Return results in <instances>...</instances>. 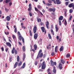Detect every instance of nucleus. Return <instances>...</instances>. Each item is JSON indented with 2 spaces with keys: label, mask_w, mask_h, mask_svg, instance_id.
I'll list each match as a JSON object with an SVG mask.
<instances>
[{
  "label": "nucleus",
  "mask_w": 74,
  "mask_h": 74,
  "mask_svg": "<svg viewBox=\"0 0 74 74\" xmlns=\"http://www.w3.org/2000/svg\"><path fill=\"white\" fill-rule=\"evenodd\" d=\"M42 52V50L40 49L39 50L37 57L36 58V59H38L39 58H42V56H43V53Z\"/></svg>",
  "instance_id": "nucleus-1"
},
{
  "label": "nucleus",
  "mask_w": 74,
  "mask_h": 74,
  "mask_svg": "<svg viewBox=\"0 0 74 74\" xmlns=\"http://www.w3.org/2000/svg\"><path fill=\"white\" fill-rule=\"evenodd\" d=\"M14 52L16 55L17 54V51H16V50H15V48L13 47L12 48V50L11 52L12 54H14Z\"/></svg>",
  "instance_id": "nucleus-2"
},
{
  "label": "nucleus",
  "mask_w": 74,
  "mask_h": 74,
  "mask_svg": "<svg viewBox=\"0 0 74 74\" xmlns=\"http://www.w3.org/2000/svg\"><path fill=\"white\" fill-rule=\"evenodd\" d=\"M42 66V69L43 70L45 69L46 67V65L45 64V62H43L41 64Z\"/></svg>",
  "instance_id": "nucleus-3"
},
{
  "label": "nucleus",
  "mask_w": 74,
  "mask_h": 74,
  "mask_svg": "<svg viewBox=\"0 0 74 74\" xmlns=\"http://www.w3.org/2000/svg\"><path fill=\"white\" fill-rule=\"evenodd\" d=\"M50 63L52 66H53L54 65L56 66V62H54L52 60H51L50 61Z\"/></svg>",
  "instance_id": "nucleus-4"
},
{
  "label": "nucleus",
  "mask_w": 74,
  "mask_h": 74,
  "mask_svg": "<svg viewBox=\"0 0 74 74\" xmlns=\"http://www.w3.org/2000/svg\"><path fill=\"white\" fill-rule=\"evenodd\" d=\"M37 26L34 25L33 28V32L34 33H36L37 32Z\"/></svg>",
  "instance_id": "nucleus-5"
},
{
  "label": "nucleus",
  "mask_w": 74,
  "mask_h": 74,
  "mask_svg": "<svg viewBox=\"0 0 74 74\" xmlns=\"http://www.w3.org/2000/svg\"><path fill=\"white\" fill-rule=\"evenodd\" d=\"M41 29L42 31V32H45V34H46V30L44 28V27H41Z\"/></svg>",
  "instance_id": "nucleus-6"
},
{
  "label": "nucleus",
  "mask_w": 74,
  "mask_h": 74,
  "mask_svg": "<svg viewBox=\"0 0 74 74\" xmlns=\"http://www.w3.org/2000/svg\"><path fill=\"white\" fill-rule=\"evenodd\" d=\"M49 11H50V12H55V11H56V9L55 8H50L49 9Z\"/></svg>",
  "instance_id": "nucleus-7"
},
{
  "label": "nucleus",
  "mask_w": 74,
  "mask_h": 74,
  "mask_svg": "<svg viewBox=\"0 0 74 74\" xmlns=\"http://www.w3.org/2000/svg\"><path fill=\"white\" fill-rule=\"evenodd\" d=\"M69 7L70 8H71V7H73L72 8L73 9H74V5L73 3H71L69 5Z\"/></svg>",
  "instance_id": "nucleus-8"
},
{
  "label": "nucleus",
  "mask_w": 74,
  "mask_h": 74,
  "mask_svg": "<svg viewBox=\"0 0 74 74\" xmlns=\"http://www.w3.org/2000/svg\"><path fill=\"white\" fill-rule=\"evenodd\" d=\"M38 37V34L35 33L34 35V38L35 40H37Z\"/></svg>",
  "instance_id": "nucleus-9"
},
{
  "label": "nucleus",
  "mask_w": 74,
  "mask_h": 74,
  "mask_svg": "<svg viewBox=\"0 0 74 74\" xmlns=\"http://www.w3.org/2000/svg\"><path fill=\"white\" fill-rule=\"evenodd\" d=\"M19 40H20V41H21L22 39V40L23 43H24V42H25V40H24V38H23L21 36V37L19 38Z\"/></svg>",
  "instance_id": "nucleus-10"
},
{
  "label": "nucleus",
  "mask_w": 74,
  "mask_h": 74,
  "mask_svg": "<svg viewBox=\"0 0 74 74\" xmlns=\"http://www.w3.org/2000/svg\"><path fill=\"white\" fill-rule=\"evenodd\" d=\"M59 68L60 70H62L63 69V66H62V65L61 63H60L59 65Z\"/></svg>",
  "instance_id": "nucleus-11"
},
{
  "label": "nucleus",
  "mask_w": 74,
  "mask_h": 74,
  "mask_svg": "<svg viewBox=\"0 0 74 74\" xmlns=\"http://www.w3.org/2000/svg\"><path fill=\"white\" fill-rule=\"evenodd\" d=\"M56 3L57 4H61V1L60 0H56Z\"/></svg>",
  "instance_id": "nucleus-12"
},
{
  "label": "nucleus",
  "mask_w": 74,
  "mask_h": 74,
  "mask_svg": "<svg viewBox=\"0 0 74 74\" xmlns=\"http://www.w3.org/2000/svg\"><path fill=\"white\" fill-rule=\"evenodd\" d=\"M6 44L7 46L9 47H11V44L9 42H6Z\"/></svg>",
  "instance_id": "nucleus-13"
},
{
  "label": "nucleus",
  "mask_w": 74,
  "mask_h": 74,
  "mask_svg": "<svg viewBox=\"0 0 74 74\" xmlns=\"http://www.w3.org/2000/svg\"><path fill=\"white\" fill-rule=\"evenodd\" d=\"M46 25L47 29H48L49 28V22L48 21H47L46 22Z\"/></svg>",
  "instance_id": "nucleus-14"
},
{
  "label": "nucleus",
  "mask_w": 74,
  "mask_h": 74,
  "mask_svg": "<svg viewBox=\"0 0 74 74\" xmlns=\"http://www.w3.org/2000/svg\"><path fill=\"white\" fill-rule=\"evenodd\" d=\"M6 19L7 21H10L11 18H10V17L9 16H7L6 17Z\"/></svg>",
  "instance_id": "nucleus-15"
},
{
  "label": "nucleus",
  "mask_w": 74,
  "mask_h": 74,
  "mask_svg": "<svg viewBox=\"0 0 74 74\" xmlns=\"http://www.w3.org/2000/svg\"><path fill=\"white\" fill-rule=\"evenodd\" d=\"M63 19V16H60L59 18V20L60 21H62V20Z\"/></svg>",
  "instance_id": "nucleus-16"
},
{
  "label": "nucleus",
  "mask_w": 74,
  "mask_h": 74,
  "mask_svg": "<svg viewBox=\"0 0 74 74\" xmlns=\"http://www.w3.org/2000/svg\"><path fill=\"white\" fill-rule=\"evenodd\" d=\"M60 61H61L62 63V64H64V63H65V61H64V60H63V59H61Z\"/></svg>",
  "instance_id": "nucleus-17"
},
{
  "label": "nucleus",
  "mask_w": 74,
  "mask_h": 74,
  "mask_svg": "<svg viewBox=\"0 0 74 74\" xmlns=\"http://www.w3.org/2000/svg\"><path fill=\"white\" fill-rule=\"evenodd\" d=\"M26 65V64L25 63H24L22 66V67H21V69H24V68H25V66Z\"/></svg>",
  "instance_id": "nucleus-18"
},
{
  "label": "nucleus",
  "mask_w": 74,
  "mask_h": 74,
  "mask_svg": "<svg viewBox=\"0 0 74 74\" xmlns=\"http://www.w3.org/2000/svg\"><path fill=\"white\" fill-rule=\"evenodd\" d=\"M34 48L35 51H36V50L37 48V45H34Z\"/></svg>",
  "instance_id": "nucleus-19"
},
{
  "label": "nucleus",
  "mask_w": 74,
  "mask_h": 74,
  "mask_svg": "<svg viewBox=\"0 0 74 74\" xmlns=\"http://www.w3.org/2000/svg\"><path fill=\"white\" fill-rule=\"evenodd\" d=\"M18 62H16L14 64V69L15 68H16V66H17V65H18Z\"/></svg>",
  "instance_id": "nucleus-20"
},
{
  "label": "nucleus",
  "mask_w": 74,
  "mask_h": 74,
  "mask_svg": "<svg viewBox=\"0 0 74 74\" xmlns=\"http://www.w3.org/2000/svg\"><path fill=\"white\" fill-rule=\"evenodd\" d=\"M60 52H61V51H63V46H62L60 48Z\"/></svg>",
  "instance_id": "nucleus-21"
},
{
  "label": "nucleus",
  "mask_w": 74,
  "mask_h": 74,
  "mask_svg": "<svg viewBox=\"0 0 74 74\" xmlns=\"http://www.w3.org/2000/svg\"><path fill=\"white\" fill-rule=\"evenodd\" d=\"M67 10H65L64 13V15L66 17L67 16Z\"/></svg>",
  "instance_id": "nucleus-22"
},
{
  "label": "nucleus",
  "mask_w": 74,
  "mask_h": 74,
  "mask_svg": "<svg viewBox=\"0 0 74 74\" xmlns=\"http://www.w3.org/2000/svg\"><path fill=\"white\" fill-rule=\"evenodd\" d=\"M58 46H56L55 48V52H58Z\"/></svg>",
  "instance_id": "nucleus-23"
},
{
  "label": "nucleus",
  "mask_w": 74,
  "mask_h": 74,
  "mask_svg": "<svg viewBox=\"0 0 74 74\" xmlns=\"http://www.w3.org/2000/svg\"><path fill=\"white\" fill-rule=\"evenodd\" d=\"M18 35L19 38H20V37H22V36L21 35V33L19 32H18Z\"/></svg>",
  "instance_id": "nucleus-24"
},
{
  "label": "nucleus",
  "mask_w": 74,
  "mask_h": 74,
  "mask_svg": "<svg viewBox=\"0 0 74 74\" xmlns=\"http://www.w3.org/2000/svg\"><path fill=\"white\" fill-rule=\"evenodd\" d=\"M18 66H20L22 65V62L20 61V62H18Z\"/></svg>",
  "instance_id": "nucleus-25"
},
{
  "label": "nucleus",
  "mask_w": 74,
  "mask_h": 74,
  "mask_svg": "<svg viewBox=\"0 0 74 74\" xmlns=\"http://www.w3.org/2000/svg\"><path fill=\"white\" fill-rule=\"evenodd\" d=\"M5 1V3H8L11 1V0H6Z\"/></svg>",
  "instance_id": "nucleus-26"
},
{
  "label": "nucleus",
  "mask_w": 74,
  "mask_h": 74,
  "mask_svg": "<svg viewBox=\"0 0 74 74\" xmlns=\"http://www.w3.org/2000/svg\"><path fill=\"white\" fill-rule=\"evenodd\" d=\"M56 32H58V30H59V28L56 27Z\"/></svg>",
  "instance_id": "nucleus-27"
},
{
  "label": "nucleus",
  "mask_w": 74,
  "mask_h": 74,
  "mask_svg": "<svg viewBox=\"0 0 74 74\" xmlns=\"http://www.w3.org/2000/svg\"><path fill=\"white\" fill-rule=\"evenodd\" d=\"M48 37L49 39H51V38H52V36H51V34H48Z\"/></svg>",
  "instance_id": "nucleus-28"
},
{
  "label": "nucleus",
  "mask_w": 74,
  "mask_h": 74,
  "mask_svg": "<svg viewBox=\"0 0 74 74\" xmlns=\"http://www.w3.org/2000/svg\"><path fill=\"white\" fill-rule=\"evenodd\" d=\"M72 27H73L72 29H73V34H74V24H73L72 25Z\"/></svg>",
  "instance_id": "nucleus-29"
},
{
  "label": "nucleus",
  "mask_w": 74,
  "mask_h": 74,
  "mask_svg": "<svg viewBox=\"0 0 74 74\" xmlns=\"http://www.w3.org/2000/svg\"><path fill=\"white\" fill-rule=\"evenodd\" d=\"M64 24L65 25V26H66L67 25V21H66V20H65Z\"/></svg>",
  "instance_id": "nucleus-30"
},
{
  "label": "nucleus",
  "mask_w": 74,
  "mask_h": 74,
  "mask_svg": "<svg viewBox=\"0 0 74 74\" xmlns=\"http://www.w3.org/2000/svg\"><path fill=\"white\" fill-rule=\"evenodd\" d=\"M29 8H31V9H32V5L31 3H30L29 5Z\"/></svg>",
  "instance_id": "nucleus-31"
},
{
  "label": "nucleus",
  "mask_w": 74,
  "mask_h": 74,
  "mask_svg": "<svg viewBox=\"0 0 74 74\" xmlns=\"http://www.w3.org/2000/svg\"><path fill=\"white\" fill-rule=\"evenodd\" d=\"M29 33H30V35L31 36H32V31L30 29H29Z\"/></svg>",
  "instance_id": "nucleus-32"
},
{
  "label": "nucleus",
  "mask_w": 74,
  "mask_h": 74,
  "mask_svg": "<svg viewBox=\"0 0 74 74\" xmlns=\"http://www.w3.org/2000/svg\"><path fill=\"white\" fill-rule=\"evenodd\" d=\"M46 4L47 5V6H51L52 5V4L49 3H47Z\"/></svg>",
  "instance_id": "nucleus-33"
},
{
  "label": "nucleus",
  "mask_w": 74,
  "mask_h": 74,
  "mask_svg": "<svg viewBox=\"0 0 74 74\" xmlns=\"http://www.w3.org/2000/svg\"><path fill=\"white\" fill-rule=\"evenodd\" d=\"M23 51H26L25 47L23 46Z\"/></svg>",
  "instance_id": "nucleus-34"
},
{
  "label": "nucleus",
  "mask_w": 74,
  "mask_h": 74,
  "mask_svg": "<svg viewBox=\"0 0 74 74\" xmlns=\"http://www.w3.org/2000/svg\"><path fill=\"white\" fill-rule=\"evenodd\" d=\"M38 22H41V19H37Z\"/></svg>",
  "instance_id": "nucleus-35"
},
{
  "label": "nucleus",
  "mask_w": 74,
  "mask_h": 74,
  "mask_svg": "<svg viewBox=\"0 0 74 74\" xmlns=\"http://www.w3.org/2000/svg\"><path fill=\"white\" fill-rule=\"evenodd\" d=\"M66 58H69L70 57V54H67L66 55Z\"/></svg>",
  "instance_id": "nucleus-36"
},
{
  "label": "nucleus",
  "mask_w": 74,
  "mask_h": 74,
  "mask_svg": "<svg viewBox=\"0 0 74 74\" xmlns=\"http://www.w3.org/2000/svg\"><path fill=\"white\" fill-rule=\"evenodd\" d=\"M17 61L18 62H19V60H20L19 57V56H17Z\"/></svg>",
  "instance_id": "nucleus-37"
},
{
  "label": "nucleus",
  "mask_w": 74,
  "mask_h": 74,
  "mask_svg": "<svg viewBox=\"0 0 74 74\" xmlns=\"http://www.w3.org/2000/svg\"><path fill=\"white\" fill-rule=\"evenodd\" d=\"M72 18H73V16H70L69 17V21H71V19H72Z\"/></svg>",
  "instance_id": "nucleus-38"
},
{
  "label": "nucleus",
  "mask_w": 74,
  "mask_h": 74,
  "mask_svg": "<svg viewBox=\"0 0 74 74\" xmlns=\"http://www.w3.org/2000/svg\"><path fill=\"white\" fill-rule=\"evenodd\" d=\"M12 37L14 40L15 38H16V37L14 35H12Z\"/></svg>",
  "instance_id": "nucleus-39"
},
{
  "label": "nucleus",
  "mask_w": 74,
  "mask_h": 74,
  "mask_svg": "<svg viewBox=\"0 0 74 74\" xmlns=\"http://www.w3.org/2000/svg\"><path fill=\"white\" fill-rule=\"evenodd\" d=\"M29 14L30 16H32V13L30 12H29Z\"/></svg>",
  "instance_id": "nucleus-40"
},
{
  "label": "nucleus",
  "mask_w": 74,
  "mask_h": 74,
  "mask_svg": "<svg viewBox=\"0 0 74 74\" xmlns=\"http://www.w3.org/2000/svg\"><path fill=\"white\" fill-rule=\"evenodd\" d=\"M52 1H53L54 4H56V0H51Z\"/></svg>",
  "instance_id": "nucleus-41"
},
{
  "label": "nucleus",
  "mask_w": 74,
  "mask_h": 74,
  "mask_svg": "<svg viewBox=\"0 0 74 74\" xmlns=\"http://www.w3.org/2000/svg\"><path fill=\"white\" fill-rule=\"evenodd\" d=\"M5 11L6 12H8L9 11V9L7 8L5 9Z\"/></svg>",
  "instance_id": "nucleus-42"
},
{
  "label": "nucleus",
  "mask_w": 74,
  "mask_h": 74,
  "mask_svg": "<svg viewBox=\"0 0 74 74\" xmlns=\"http://www.w3.org/2000/svg\"><path fill=\"white\" fill-rule=\"evenodd\" d=\"M55 55V53L54 52H53L51 53V56H53Z\"/></svg>",
  "instance_id": "nucleus-43"
},
{
  "label": "nucleus",
  "mask_w": 74,
  "mask_h": 74,
  "mask_svg": "<svg viewBox=\"0 0 74 74\" xmlns=\"http://www.w3.org/2000/svg\"><path fill=\"white\" fill-rule=\"evenodd\" d=\"M14 32L15 33H16L17 32V28H16L14 29Z\"/></svg>",
  "instance_id": "nucleus-44"
},
{
  "label": "nucleus",
  "mask_w": 74,
  "mask_h": 74,
  "mask_svg": "<svg viewBox=\"0 0 74 74\" xmlns=\"http://www.w3.org/2000/svg\"><path fill=\"white\" fill-rule=\"evenodd\" d=\"M53 72L54 73H55L56 72V69H53Z\"/></svg>",
  "instance_id": "nucleus-45"
},
{
  "label": "nucleus",
  "mask_w": 74,
  "mask_h": 74,
  "mask_svg": "<svg viewBox=\"0 0 74 74\" xmlns=\"http://www.w3.org/2000/svg\"><path fill=\"white\" fill-rule=\"evenodd\" d=\"M38 8H41V6L40 5H38Z\"/></svg>",
  "instance_id": "nucleus-46"
},
{
  "label": "nucleus",
  "mask_w": 74,
  "mask_h": 74,
  "mask_svg": "<svg viewBox=\"0 0 74 74\" xmlns=\"http://www.w3.org/2000/svg\"><path fill=\"white\" fill-rule=\"evenodd\" d=\"M35 9L36 11H38V9L37 8L35 7Z\"/></svg>",
  "instance_id": "nucleus-47"
},
{
  "label": "nucleus",
  "mask_w": 74,
  "mask_h": 74,
  "mask_svg": "<svg viewBox=\"0 0 74 74\" xmlns=\"http://www.w3.org/2000/svg\"><path fill=\"white\" fill-rule=\"evenodd\" d=\"M70 13H72L73 12V10L72 9H70L69 10Z\"/></svg>",
  "instance_id": "nucleus-48"
},
{
  "label": "nucleus",
  "mask_w": 74,
  "mask_h": 74,
  "mask_svg": "<svg viewBox=\"0 0 74 74\" xmlns=\"http://www.w3.org/2000/svg\"><path fill=\"white\" fill-rule=\"evenodd\" d=\"M8 48H5V51L6 52H7V51H8Z\"/></svg>",
  "instance_id": "nucleus-49"
},
{
  "label": "nucleus",
  "mask_w": 74,
  "mask_h": 74,
  "mask_svg": "<svg viewBox=\"0 0 74 74\" xmlns=\"http://www.w3.org/2000/svg\"><path fill=\"white\" fill-rule=\"evenodd\" d=\"M59 25H62V23H61V21L60 20L59 21Z\"/></svg>",
  "instance_id": "nucleus-50"
},
{
  "label": "nucleus",
  "mask_w": 74,
  "mask_h": 74,
  "mask_svg": "<svg viewBox=\"0 0 74 74\" xmlns=\"http://www.w3.org/2000/svg\"><path fill=\"white\" fill-rule=\"evenodd\" d=\"M32 9H31L30 8H29L28 9V11L29 12H30L31 11V10H32Z\"/></svg>",
  "instance_id": "nucleus-51"
},
{
  "label": "nucleus",
  "mask_w": 74,
  "mask_h": 74,
  "mask_svg": "<svg viewBox=\"0 0 74 74\" xmlns=\"http://www.w3.org/2000/svg\"><path fill=\"white\" fill-rule=\"evenodd\" d=\"M48 1L49 3H52V1L51 0H49Z\"/></svg>",
  "instance_id": "nucleus-52"
},
{
  "label": "nucleus",
  "mask_w": 74,
  "mask_h": 74,
  "mask_svg": "<svg viewBox=\"0 0 74 74\" xmlns=\"http://www.w3.org/2000/svg\"><path fill=\"white\" fill-rule=\"evenodd\" d=\"M12 58L11 57L10 58V62H12Z\"/></svg>",
  "instance_id": "nucleus-53"
},
{
  "label": "nucleus",
  "mask_w": 74,
  "mask_h": 74,
  "mask_svg": "<svg viewBox=\"0 0 74 74\" xmlns=\"http://www.w3.org/2000/svg\"><path fill=\"white\" fill-rule=\"evenodd\" d=\"M65 4L66 5H68V4H69V2H66L65 3Z\"/></svg>",
  "instance_id": "nucleus-54"
},
{
  "label": "nucleus",
  "mask_w": 74,
  "mask_h": 74,
  "mask_svg": "<svg viewBox=\"0 0 74 74\" xmlns=\"http://www.w3.org/2000/svg\"><path fill=\"white\" fill-rule=\"evenodd\" d=\"M22 28H24V29H26V27H25V26H22Z\"/></svg>",
  "instance_id": "nucleus-55"
},
{
  "label": "nucleus",
  "mask_w": 74,
  "mask_h": 74,
  "mask_svg": "<svg viewBox=\"0 0 74 74\" xmlns=\"http://www.w3.org/2000/svg\"><path fill=\"white\" fill-rule=\"evenodd\" d=\"M1 49L3 51H4V48L3 47L1 48Z\"/></svg>",
  "instance_id": "nucleus-56"
},
{
  "label": "nucleus",
  "mask_w": 74,
  "mask_h": 74,
  "mask_svg": "<svg viewBox=\"0 0 74 74\" xmlns=\"http://www.w3.org/2000/svg\"><path fill=\"white\" fill-rule=\"evenodd\" d=\"M18 44L19 45H22V43H21L20 42H18Z\"/></svg>",
  "instance_id": "nucleus-57"
},
{
  "label": "nucleus",
  "mask_w": 74,
  "mask_h": 74,
  "mask_svg": "<svg viewBox=\"0 0 74 74\" xmlns=\"http://www.w3.org/2000/svg\"><path fill=\"white\" fill-rule=\"evenodd\" d=\"M32 51H33L34 53H35V50H34V49H32Z\"/></svg>",
  "instance_id": "nucleus-58"
},
{
  "label": "nucleus",
  "mask_w": 74,
  "mask_h": 74,
  "mask_svg": "<svg viewBox=\"0 0 74 74\" xmlns=\"http://www.w3.org/2000/svg\"><path fill=\"white\" fill-rule=\"evenodd\" d=\"M12 3L11 2H10L9 3V5H10V6H11V5H12Z\"/></svg>",
  "instance_id": "nucleus-59"
},
{
  "label": "nucleus",
  "mask_w": 74,
  "mask_h": 74,
  "mask_svg": "<svg viewBox=\"0 0 74 74\" xmlns=\"http://www.w3.org/2000/svg\"><path fill=\"white\" fill-rule=\"evenodd\" d=\"M56 38H57V39L59 40V36H56Z\"/></svg>",
  "instance_id": "nucleus-60"
},
{
  "label": "nucleus",
  "mask_w": 74,
  "mask_h": 74,
  "mask_svg": "<svg viewBox=\"0 0 74 74\" xmlns=\"http://www.w3.org/2000/svg\"><path fill=\"white\" fill-rule=\"evenodd\" d=\"M37 64V62H35V65L36 66Z\"/></svg>",
  "instance_id": "nucleus-61"
},
{
  "label": "nucleus",
  "mask_w": 74,
  "mask_h": 74,
  "mask_svg": "<svg viewBox=\"0 0 74 74\" xmlns=\"http://www.w3.org/2000/svg\"><path fill=\"white\" fill-rule=\"evenodd\" d=\"M50 69H47V72H49V71H50Z\"/></svg>",
  "instance_id": "nucleus-62"
},
{
  "label": "nucleus",
  "mask_w": 74,
  "mask_h": 74,
  "mask_svg": "<svg viewBox=\"0 0 74 74\" xmlns=\"http://www.w3.org/2000/svg\"><path fill=\"white\" fill-rule=\"evenodd\" d=\"M42 11L43 12H45V10L44 9H43L42 10Z\"/></svg>",
  "instance_id": "nucleus-63"
},
{
  "label": "nucleus",
  "mask_w": 74,
  "mask_h": 74,
  "mask_svg": "<svg viewBox=\"0 0 74 74\" xmlns=\"http://www.w3.org/2000/svg\"><path fill=\"white\" fill-rule=\"evenodd\" d=\"M40 45H42V42H40V43H39Z\"/></svg>",
  "instance_id": "nucleus-64"
}]
</instances>
